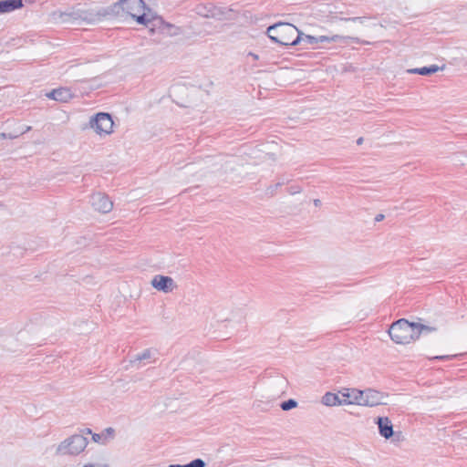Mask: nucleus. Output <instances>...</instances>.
<instances>
[{
	"instance_id": "obj_1",
	"label": "nucleus",
	"mask_w": 467,
	"mask_h": 467,
	"mask_svg": "<svg viewBox=\"0 0 467 467\" xmlns=\"http://www.w3.org/2000/svg\"><path fill=\"white\" fill-rule=\"evenodd\" d=\"M113 12L125 19L150 30L165 31L170 26L165 23L143 0H119L112 6Z\"/></svg>"
},
{
	"instance_id": "obj_2",
	"label": "nucleus",
	"mask_w": 467,
	"mask_h": 467,
	"mask_svg": "<svg viewBox=\"0 0 467 467\" xmlns=\"http://www.w3.org/2000/svg\"><path fill=\"white\" fill-rule=\"evenodd\" d=\"M435 328L420 323H410L406 319H400L389 327V335L396 344H409L420 337L421 334H428Z\"/></svg>"
},
{
	"instance_id": "obj_3",
	"label": "nucleus",
	"mask_w": 467,
	"mask_h": 467,
	"mask_svg": "<svg viewBox=\"0 0 467 467\" xmlns=\"http://www.w3.org/2000/svg\"><path fill=\"white\" fill-rule=\"evenodd\" d=\"M87 127L99 140H106L114 134L116 124L113 117L107 112H98L88 118Z\"/></svg>"
},
{
	"instance_id": "obj_4",
	"label": "nucleus",
	"mask_w": 467,
	"mask_h": 467,
	"mask_svg": "<svg viewBox=\"0 0 467 467\" xmlns=\"http://www.w3.org/2000/svg\"><path fill=\"white\" fill-rule=\"evenodd\" d=\"M267 35L271 40L281 45H296L300 43V32L288 23H279L267 28Z\"/></svg>"
},
{
	"instance_id": "obj_5",
	"label": "nucleus",
	"mask_w": 467,
	"mask_h": 467,
	"mask_svg": "<svg viewBox=\"0 0 467 467\" xmlns=\"http://www.w3.org/2000/svg\"><path fill=\"white\" fill-rule=\"evenodd\" d=\"M364 407H375L389 404V396L387 393L373 389H352V405Z\"/></svg>"
},
{
	"instance_id": "obj_6",
	"label": "nucleus",
	"mask_w": 467,
	"mask_h": 467,
	"mask_svg": "<svg viewBox=\"0 0 467 467\" xmlns=\"http://www.w3.org/2000/svg\"><path fill=\"white\" fill-rule=\"evenodd\" d=\"M51 22L59 23H70L74 21H87L88 23L96 22L95 16L88 10L81 7H72L67 10H56L49 15Z\"/></svg>"
},
{
	"instance_id": "obj_7",
	"label": "nucleus",
	"mask_w": 467,
	"mask_h": 467,
	"mask_svg": "<svg viewBox=\"0 0 467 467\" xmlns=\"http://www.w3.org/2000/svg\"><path fill=\"white\" fill-rule=\"evenodd\" d=\"M88 444V437L83 434H73L58 444L57 454L76 456L84 451Z\"/></svg>"
},
{
	"instance_id": "obj_8",
	"label": "nucleus",
	"mask_w": 467,
	"mask_h": 467,
	"mask_svg": "<svg viewBox=\"0 0 467 467\" xmlns=\"http://www.w3.org/2000/svg\"><path fill=\"white\" fill-rule=\"evenodd\" d=\"M157 358L158 351L155 349L147 348L144 349L141 353L134 355L130 358V363L132 368L139 369L146 364L155 362Z\"/></svg>"
},
{
	"instance_id": "obj_9",
	"label": "nucleus",
	"mask_w": 467,
	"mask_h": 467,
	"mask_svg": "<svg viewBox=\"0 0 467 467\" xmlns=\"http://www.w3.org/2000/svg\"><path fill=\"white\" fill-rule=\"evenodd\" d=\"M346 392L342 393V397L338 394L327 392L322 397V403L326 406H336V405H348L350 404V393L349 389H346Z\"/></svg>"
},
{
	"instance_id": "obj_10",
	"label": "nucleus",
	"mask_w": 467,
	"mask_h": 467,
	"mask_svg": "<svg viewBox=\"0 0 467 467\" xmlns=\"http://www.w3.org/2000/svg\"><path fill=\"white\" fill-rule=\"evenodd\" d=\"M150 284L155 289L164 293L171 292L176 287L173 279L167 275H157L152 278Z\"/></svg>"
},
{
	"instance_id": "obj_11",
	"label": "nucleus",
	"mask_w": 467,
	"mask_h": 467,
	"mask_svg": "<svg viewBox=\"0 0 467 467\" xmlns=\"http://www.w3.org/2000/svg\"><path fill=\"white\" fill-rule=\"evenodd\" d=\"M377 424L379 428V432L383 438L389 439L390 437L393 436V425L389 418L379 417L377 419Z\"/></svg>"
},
{
	"instance_id": "obj_12",
	"label": "nucleus",
	"mask_w": 467,
	"mask_h": 467,
	"mask_svg": "<svg viewBox=\"0 0 467 467\" xmlns=\"http://www.w3.org/2000/svg\"><path fill=\"white\" fill-rule=\"evenodd\" d=\"M23 6V0H0V16L12 13Z\"/></svg>"
},
{
	"instance_id": "obj_13",
	"label": "nucleus",
	"mask_w": 467,
	"mask_h": 467,
	"mask_svg": "<svg viewBox=\"0 0 467 467\" xmlns=\"http://www.w3.org/2000/svg\"><path fill=\"white\" fill-rule=\"evenodd\" d=\"M47 97L59 102H67L72 99L73 94L67 88H59L48 93Z\"/></svg>"
},
{
	"instance_id": "obj_14",
	"label": "nucleus",
	"mask_w": 467,
	"mask_h": 467,
	"mask_svg": "<svg viewBox=\"0 0 467 467\" xmlns=\"http://www.w3.org/2000/svg\"><path fill=\"white\" fill-rule=\"evenodd\" d=\"M338 38L337 36H313L309 35H304L300 33V42H306L308 44L314 45L318 43H325V42H334Z\"/></svg>"
},
{
	"instance_id": "obj_15",
	"label": "nucleus",
	"mask_w": 467,
	"mask_h": 467,
	"mask_svg": "<svg viewBox=\"0 0 467 467\" xmlns=\"http://www.w3.org/2000/svg\"><path fill=\"white\" fill-rule=\"evenodd\" d=\"M89 202H91V204H99V203L112 204V201H110L109 199V197L102 192H96V193L92 194Z\"/></svg>"
},
{
	"instance_id": "obj_16",
	"label": "nucleus",
	"mask_w": 467,
	"mask_h": 467,
	"mask_svg": "<svg viewBox=\"0 0 467 467\" xmlns=\"http://www.w3.org/2000/svg\"><path fill=\"white\" fill-rule=\"evenodd\" d=\"M296 406H297V402L293 399H289L285 401H283L280 404L281 409L285 411L290 410L296 408Z\"/></svg>"
},
{
	"instance_id": "obj_17",
	"label": "nucleus",
	"mask_w": 467,
	"mask_h": 467,
	"mask_svg": "<svg viewBox=\"0 0 467 467\" xmlns=\"http://www.w3.org/2000/svg\"><path fill=\"white\" fill-rule=\"evenodd\" d=\"M180 467H205V462L202 459H195L187 464H180Z\"/></svg>"
},
{
	"instance_id": "obj_18",
	"label": "nucleus",
	"mask_w": 467,
	"mask_h": 467,
	"mask_svg": "<svg viewBox=\"0 0 467 467\" xmlns=\"http://www.w3.org/2000/svg\"><path fill=\"white\" fill-rule=\"evenodd\" d=\"M438 70V67L435 66L430 67H421L417 69V72L420 75H429L431 73H434Z\"/></svg>"
},
{
	"instance_id": "obj_19",
	"label": "nucleus",
	"mask_w": 467,
	"mask_h": 467,
	"mask_svg": "<svg viewBox=\"0 0 467 467\" xmlns=\"http://www.w3.org/2000/svg\"><path fill=\"white\" fill-rule=\"evenodd\" d=\"M353 22H354V26L357 31V34L361 36L362 35V21L360 19L357 18V19H354Z\"/></svg>"
},
{
	"instance_id": "obj_20",
	"label": "nucleus",
	"mask_w": 467,
	"mask_h": 467,
	"mask_svg": "<svg viewBox=\"0 0 467 467\" xmlns=\"http://www.w3.org/2000/svg\"><path fill=\"white\" fill-rule=\"evenodd\" d=\"M103 436H104V433H101V434L93 433L92 434V440H93L94 442L104 443V441H102Z\"/></svg>"
},
{
	"instance_id": "obj_21",
	"label": "nucleus",
	"mask_w": 467,
	"mask_h": 467,
	"mask_svg": "<svg viewBox=\"0 0 467 467\" xmlns=\"http://www.w3.org/2000/svg\"><path fill=\"white\" fill-rule=\"evenodd\" d=\"M113 206H99V212L101 213H108L112 210Z\"/></svg>"
},
{
	"instance_id": "obj_22",
	"label": "nucleus",
	"mask_w": 467,
	"mask_h": 467,
	"mask_svg": "<svg viewBox=\"0 0 467 467\" xmlns=\"http://www.w3.org/2000/svg\"><path fill=\"white\" fill-rule=\"evenodd\" d=\"M387 215H388V214H385V213H379V214L375 217L374 221H375L376 223L381 222V221H382V220H383Z\"/></svg>"
},
{
	"instance_id": "obj_23",
	"label": "nucleus",
	"mask_w": 467,
	"mask_h": 467,
	"mask_svg": "<svg viewBox=\"0 0 467 467\" xmlns=\"http://www.w3.org/2000/svg\"><path fill=\"white\" fill-rule=\"evenodd\" d=\"M79 434H83L84 436L87 437V435H89V434L92 435L93 433L90 429L87 428V429L82 430Z\"/></svg>"
},
{
	"instance_id": "obj_24",
	"label": "nucleus",
	"mask_w": 467,
	"mask_h": 467,
	"mask_svg": "<svg viewBox=\"0 0 467 467\" xmlns=\"http://www.w3.org/2000/svg\"><path fill=\"white\" fill-rule=\"evenodd\" d=\"M103 433L104 435L112 436L114 433V430L112 428H107Z\"/></svg>"
},
{
	"instance_id": "obj_25",
	"label": "nucleus",
	"mask_w": 467,
	"mask_h": 467,
	"mask_svg": "<svg viewBox=\"0 0 467 467\" xmlns=\"http://www.w3.org/2000/svg\"><path fill=\"white\" fill-rule=\"evenodd\" d=\"M364 143V138L363 137H360L357 140V144L358 145H362Z\"/></svg>"
},
{
	"instance_id": "obj_26",
	"label": "nucleus",
	"mask_w": 467,
	"mask_h": 467,
	"mask_svg": "<svg viewBox=\"0 0 467 467\" xmlns=\"http://www.w3.org/2000/svg\"><path fill=\"white\" fill-rule=\"evenodd\" d=\"M250 55H251V56L253 57V58H254V59H257V58H258L257 55H254V54H250Z\"/></svg>"
},
{
	"instance_id": "obj_27",
	"label": "nucleus",
	"mask_w": 467,
	"mask_h": 467,
	"mask_svg": "<svg viewBox=\"0 0 467 467\" xmlns=\"http://www.w3.org/2000/svg\"><path fill=\"white\" fill-rule=\"evenodd\" d=\"M83 467H94V465L93 464H86Z\"/></svg>"
},
{
	"instance_id": "obj_28",
	"label": "nucleus",
	"mask_w": 467,
	"mask_h": 467,
	"mask_svg": "<svg viewBox=\"0 0 467 467\" xmlns=\"http://www.w3.org/2000/svg\"><path fill=\"white\" fill-rule=\"evenodd\" d=\"M5 138V135L4 133H0V139Z\"/></svg>"
}]
</instances>
